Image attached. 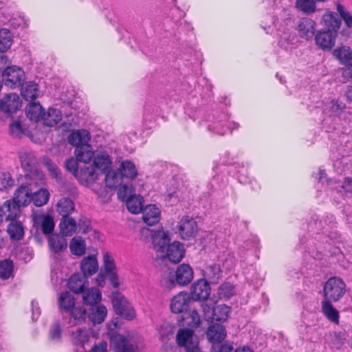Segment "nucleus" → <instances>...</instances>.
I'll return each mask as SVG.
<instances>
[{"instance_id":"nucleus-1","label":"nucleus","mask_w":352,"mask_h":352,"mask_svg":"<svg viewBox=\"0 0 352 352\" xmlns=\"http://www.w3.org/2000/svg\"><path fill=\"white\" fill-rule=\"evenodd\" d=\"M336 227V221L332 214L322 219L315 215L308 223L307 230L311 236L307 245L309 254L315 260L324 261L322 265L335 263L342 256L340 248L336 245L338 233L333 230Z\"/></svg>"},{"instance_id":"nucleus-2","label":"nucleus","mask_w":352,"mask_h":352,"mask_svg":"<svg viewBox=\"0 0 352 352\" xmlns=\"http://www.w3.org/2000/svg\"><path fill=\"white\" fill-rule=\"evenodd\" d=\"M276 10V15L267 16L262 21L261 27L267 34H272L276 30L278 45L289 52L296 47V36L289 28L291 14L286 8H283L280 12L279 8Z\"/></svg>"},{"instance_id":"nucleus-3","label":"nucleus","mask_w":352,"mask_h":352,"mask_svg":"<svg viewBox=\"0 0 352 352\" xmlns=\"http://www.w3.org/2000/svg\"><path fill=\"white\" fill-rule=\"evenodd\" d=\"M150 232L154 249L157 252L164 254L168 260L173 263H179L184 257L185 250L184 245L179 241H170V234L164 229L150 230L148 228H142V233Z\"/></svg>"},{"instance_id":"nucleus-4","label":"nucleus","mask_w":352,"mask_h":352,"mask_svg":"<svg viewBox=\"0 0 352 352\" xmlns=\"http://www.w3.org/2000/svg\"><path fill=\"white\" fill-rule=\"evenodd\" d=\"M202 124L209 131L219 135H224L239 128V123L229 120V116L226 113L217 111L208 115Z\"/></svg>"},{"instance_id":"nucleus-5","label":"nucleus","mask_w":352,"mask_h":352,"mask_svg":"<svg viewBox=\"0 0 352 352\" xmlns=\"http://www.w3.org/2000/svg\"><path fill=\"white\" fill-rule=\"evenodd\" d=\"M120 326L121 321L119 318H114L107 324V336L111 346L115 352H135L133 345L129 343L124 336L118 333Z\"/></svg>"},{"instance_id":"nucleus-6","label":"nucleus","mask_w":352,"mask_h":352,"mask_svg":"<svg viewBox=\"0 0 352 352\" xmlns=\"http://www.w3.org/2000/svg\"><path fill=\"white\" fill-rule=\"evenodd\" d=\"M312 177L318 179L320 182H323V179L327 182V186L332 190H336L337 194L344 199L352 196V179L349 177L344 178L342 180H336L329 179L325 170L320 167L317 171L313 173Z\"/></svg>"},{"instance_id":"nucleus-7","label":"nucleus","mask_w":352,"mask_h":352,"mask_svg":"<svg viewBox=\"0 0 352 352\" xmlns=\"http://www.w3.org/2000/svg\"><path fill=\"white\" fill-rule=\"evenodd\" d=\"M4 206L8 212L6 220L10 221L8 226L7 231L12 240L19 241L24 235L23 225L19 220L21 217V210L19 209L16 204H12L10 201H6Z\"/></svg>"},{"instance_id":"nucleus-8","label":"nucleus","mask_w":352,"mask_h":352,"mask_svg":"<svg viewBox=\"0 0 352 352\" xmlns=\"http://www.w3.org/2000/svg\"><path fill=\"white\" fill-rule=\"evenodd\" d=\"M345 292V283L341 278L336 276L329 278L323 287L324 300L337 302L344 296Z\"/></svg>"},{"instance_id":"nucleus-9","label":"nucleus","mask_w":352,"mask_h":352,"mask_svg":"<svg viewBox=\"0 0 352 352\" xmlns=\"http://www.w3.org/2000/svg\"><path fill=\"white\" fill-rule=\"evenodd\" d=\"M201 308L205 319L211 322H224L231 313V308L225 304L214 306L212 303L204 302L201 304Z\"/></svg>"},{"instance_id":"nucleus-10","label":"nucleus","mask_w":352,"mask_h":352,"mask_svg":"<svg viewBox=\"0 0 352 352\" xmlns=\"http://www.w3.org/2000/svg\"><path fill=\"white\" fill-rule=\"evenodd\" d=\"M113 153L114 149L110 145L100 146L96 151L92 162L93 166L98 171L105 173L112 165Z\"/></svg>"},{"instance_id":"nucleus-11","label":"nucleus","mask_w":352,"mask_h":352,"mask_svg":"<svg viewBox=\"0 0 352 352\" xmlns=\"http://www.w3.org/2000/svg\"><path fill=\"white\" fill-rule=\"evenodd\" d=\"M112 305L116 313L125 320H132L136 316L134 308L126 298L118 292L112 294Z\"/></svg>"},{"instance_id":"nucleus-12","label":"nucleus","mask_w":352,"mask_h":352,"mask_svg":"<svg viewBox=\"0 0 352 352\" xmlns=\"http://www.w3.org/2000/svg\"><path fill=\"white\" fill-rule=\"evenodd\" d=\"M323 113L325 117L324 120L330 118L333 122H338L347 118L346 104L336 99L326 101L323 107Z\"/></svg>"},{"instance_id":"nucleus-13","label":"nucleus","mask_w":352,"mask_h":352,"mask_svg":"<svg viewBox=\"0 0 352 352\" xmlns=\"http://www.w3.org/2000/svg\"><path fill=\"white\" fill-rule=\"evenodd\" d=\"M1 76L4 85L11 89L20 87L26 78L24 70L17 65L6 67L2 72Z\"/></svg>"},{"instance_id":"nucleus-14","label":"nucleus","mask_w":352,"mask_h":352,"mask_svg":"<svg viewBox=\"0 0 352 352\" xmlns=\"http://www.w3.org/2000/svg\"><path fill=\"white\" fill-rule=\"evenodd\" d=\"M176 341L179 346L185 348L186 351L201 352L199 347V339L195 332L188 328L178 331Z\"/></svg>"},{"instance_id":"nucleus-15","label":"nucleus","mask_w":352,"mask_h":352,"mask_svg":"<svg viewBox=\"0 0 352 352\" xmlns=\"http://www.w3.org/2000/svg\"><path fill=\"white\" fill-rule=\"evenodd\" d=\"M338 33L330 30H322L316 32L315 43L323 51H329L335 46Z\"/></svg>"},{"instance_id":"nucleus-16","label":"nucleus","mask_w":352,"mask_h":352,"mask_svg":"<svg viewBox=\"0 0 352 352\" xmlns=\"http://www.w3.org/2000/svg\"><path fill=\"white\" fill-rule=\"evenodd\" d=\"M21 105V100L16 93L6 94L0 99V111L7 115L16 113Z\"/></svg>"},{"instance_id":"nucleus-17","label":"nucleus","mask_w":352,"mask_h":352,"mask_svg":"<svg viewBox=\"0 0 352 352\" xmlns=\"http://www.w3.org/2000/svg\"><path fill=\"white\" fill-rule=\"evenodd\" d=\"M177 228L181 238L184 240H189L195 236L197 224L192 217L184 216L178 222Z\"/></svg>"},{"instance_id":"nucleus-18","label":"nucleus","mask_w":352,"mask_h":352,"mask_svg":"<svg viewBox=\"0 0 352 352\" xmlns=\"http://www.w3.org/2000/svg\"><path fill=\"white\" fill-rule=\"evenodd\" d=\"M210 294V284L202 278L195 281L190 287V298L195 301L206 300Z\"/></svg>"},{"instance_id":"nucleus-19","label":"nucleus","mask_w":352,"mask_h":352,"mask_svg":"<svg viewBox=\"0 0 352 352\" xmlns=\"http://www.w3.org/2000/svg\"><path fill=\"white\" fill-rule=\"evenodd\" d=\"M191 298L190 294L187 292H179L171 300L170 309L175 314L186 312L188 308Z\"/></svg>"},{"instance_id":"nucleus-20","label":"nucleus","mask_w":352,"mask_h":352,"mask_svg":"<svg viewBox=\"0 0 352 352\" xmlns=\"http://www.w3.org/2000/svg\"><path fill=\"white\" fill-rule=\"evenodd\" d=\"M194 276L192 268L190 265L182 263L178 265L175 272V282L181 286H185L189 284Z\"/></svg>"},{"instance_id":"nucleus-21","label":"nucleus","mask_w":352,"mask_h":352,"mask_svg":"<svg viewBox=\"0 0 352 352\" xmlns=\"http://www.w3.org/2000/svg\"><path fill=\"white\" fill-rule=\"evenodd\" d=\"M316 22L309 18H302L298 23L296 30L300 36L304 39L309 40L316 32Z\"/></svg>"},{"instance_id":"nucleus-22","label":"nucleus","mask_w":352,"mask_h":352,"mask_svg":"<svg viewBox=\"0 0 352 352\" xmlns=\"http://www.w3.org/2000/svg\"><path fill=\"white\" fill-rule=\"evenodd\" d=\"M32 193L28 186H21L14 193L12 199L8 200L12 204H16L20 209L21 206H26L32 202Z\"/></svg>"},{"instance_id":"nucleus-23","label":"nucleus","mask_w":352,"mask_h":352,"mask_svg":"<svg viewBox=\"0 0 352 352\" xmlns=\"http://www.w3.org/2000/svg\"><path fill=\"white\" fill-rule=\"evenodd\" d=\"M98 177V170L92 165H84L80 168L76 179L82 184L89 186Z\"/></svg>"},{"instance_id":"nucleus-24","label":"nucleus","mask_w":352,"mask_h":352,"mask_svg":"<svg viewBox=\"0 0 352 352\" xmlns=\"http://www.w3.org/2000/svg\"><path fill=\"white\" fill-rule=\"evenodd\" d=\"M118 169L122 179L133 181L138 176V169L135 164L130 160L121 161Z\"/></svg>"},{"instance_id":"nucleus-25","label":"nucleus","mask_w":352,"mask_h":352,"mask_svg":"<svg viewBox=\"0 0 352 352\" xmlns=\"http://www.w3.org/2000/svg\"><path fill=\"white\" fill-rule=\"evenodd\" d=\"M91 138L90 132L87 129H82L72 132L67 138V141L69 144L76 148L82 145H88Z\"/></svg>"},{"instance_id":"nucleus-26","label":"nucleus","mask_w":352,"mask_h":352,"mask_svg":"<svg viewBox=\"0 0 352 352\" xmlns=\"http://www.w3.org/2000/svg\"><path fill=\"white\" fill-rule=\"evenodd\" d=\"M21 95L26 101H32L41 96L38 85L34 81H28L21 85Z\"/></svg>"},{"instance_id":"nucleus-27","label":"nucleus","mask_w":352,"mask_h":352,"mask_svg":"<svg viewBox=\"0 0 352 352\" xmlns=\"http://www.w3.org/2000/svg\"><path fill=\"white\" fill-rule=\"evenodd\" d=\"M33 221L34 225L41 228V230L45 234H49L54 230V219L49 214L45 215L41 213H35L33 214Z\"/></svg>"},{"instance_id":"nucleus-28","label":"nucleus","mask_w":352,"mask_h":352,"mask_svg":"<svg viewBox=\"0 0 352 352\" xmlns=\"http://www.w3.org/2000/svg\"><path fill=\"white\" fill-rule=\"evenodd\" d=\"M92 335V331L86 328L77 327L71 331V339L74 345L79 346L84 349V345L88 342L89 338Z\"/></svg>"},{"instance_id":"nucleus-29","label":"nucleus","mask_w":352,"mask_h":352,"mask_svg":"<svg viewBox=\"0 0 352 352\" xmlns=\"http://www.w3.org/2000/svg\"><path fill=\"white\" fill-rule=\"evenodd\" d=\"M226 335L225 327L219 324L210 325L206 331L208 340L214 344L221 342L226 338Z\"/></svg>"},{"instance_id":"nucleus-30","label":"nucleus","mask_w":352,"mask_h":352,"mask_svg":"<svg viewBox=\"0 0 352 352\" xmlns=\"http://www.w3.org/2000/svg\"><path fill=\"white\" fill-rule=\"evenodd\" d=\"M142 219L148 226H153L159 222L160 219V210L154 204H150L144 208Z\"/></svg>"},{"instance_id":"nucleus-31","label":"nucleus","mask_w":352,"mask_h":352,"mask_svg":"<svg viewBox=\"0 0 352 352\" xmlns=\"http://www.w3.org/2000/svg\"><path fill=\"white\" fill-rule=\"evenodd\" d=\"M59 228L63 236H72L78 230L77 221L71 216L63 217L60 220Z\"/></svg>"},{"instance_id":"nucleus-32","label":"nucleus","mask_w":352,"mask_h":352,"mask_svg":"<svg viewBox=\"0 0 352 352\" xmlns=\"http://www.w3.org/2000/svg\"><path fill=\"white\" fill-rule=\"evenodd\" d=\"M222 275V272L219 264H211L207 265L203 270L204 280L208 283L216 284L218 283Z\"/></svg>"},{"instance_id":"nucleus-33","label":"nucleus","mask_w":352,"mask_h":352,"mask_svg":"<svg viewBox=\"0 0 352 352\" xmlns=\"http://www.w3.org/2000/svg\"><path fill=\"white\" fill-rule=\"evenodd\" d=\"M62 118L63 115L59 109L50 107L48 109L47 111H45L43 117V122L44 125L47 126H56L60 123Z\"/></svg>"},{"instance_id":"nucleus-34","label":"nucleus","mask_w":352,"mask_h":352,"mask_svg":"<svg viewBox=\"0 0 352 352\" xmlns=\"http://www.w3.org/2000/svg\"><path fill=\"white\" fill-rule=\"evenodd\" d=\"M27 117L32 121L38 122L43 121V117L45 113V109L38 102H31L25 108Z\"/></svg>"},{"instance_id":"nucleus-35","label":"nucleus","mask_w":352,"mask_h":352,"mask_svg":"<svg viewBox=\"0 0 352 352\" xmlns=\"http://www.w3.org/2000/svg\"><path fill=\"white\" fill-rule=\"evenodd\" d=\"M95 153L90 144L77 146L74 151L77 160L85 164H89L91 160H94Z\"/></svg>"},{"instance_id":"nucleus-36","label":"nucleus","mask_w":352,"mask_h":352,"mask_svg":"<svg viewBox=\"0 0 352 352\" xmlns=\"http://www.w3.org/2000/svg\"><path fill=\"white\" fill-rule=\"evenodd\" d=\"M68 287L76 294L82 293L88 285L87 277L79 274H73L68 280Z\"/></svg>"},{"instance_id":"nucleus-37","label":"nucleus","mask_w":352,"mask_h":352,"mask_svg":"<svg viewBox=\"0 0 352 352\" xmlns=\"http://www.w3.org/2000/svg\"><path fill=\"white\" fill-rule=\"evenodd\" d=\"M80 269L85 276L94 274L98 270L96 256L92 255L85 257L81 261Z\"/></svg>"},{"instance_id":"nucleus-38","label":"nucleus","mask_w":352,"mask_h":352,"mask_svg":"<svg viewBox=\"0 0 352 352\" xmlns=\"http://www.w3.org/2000/svg\"><path fill=\"white\" fill-rule=\"evenodd\" d=\"M13 8L4 3H0V25L8 24L12 27H16L15 19L13 16Z\"/></svg>"},{"instance_id":"nucleus-39","label":"nucleus","mask_w":352,"mask_h":352,"mask_svg":"<svg viewBox=\"0 0 352 352\" xmlns=\"http://www.w3.org/2000/svg\"><path fill=\"white\" fill-rule=\"evenodd\" d=\"M333 54L340 63L345 65L346 68L352 65V50L349 47L342 46L336 48L333 50Z\"/></svg>"},{"instance_id":"nucleus-40","label":"nucleus","mask_w":352,"mask_h":352,"mask_svg":"<svg viewBox=\"0 0 352 352\" xmlns=\"http://www.w3.org/2000/svg\"><path fill=\"white\" fill-rule=\"evenodd\" d=\"M322 23L327 30L335 31L338 33V30L341 24V21L336 13L333 12H328L323 15Z\"/></svg>"},{"instance_id":"nucleus-41","label":"nucleus","mask_w":352,"mask_h":352,"mask_svg":"<svg viewBox=\"0 0 352 352\" xmlns=\"http://www.w3.org/2000/svg\"><path fill=\"white\" fill-rule=\"evenodd\" d=\"M107 314V308L102 305L94 306L89 313V320L94 324L102 323Z\"/></svg>"},{"instance_id":"nucleus-42","label":"nucleus","mask_w":352,"mask_h":352,"mask_svg":"<svg viewBox=\"0 0 352 352\" xmlns=\"http://www.w3.org/2000/svg\"><path fill=\"white\" fill-rule=\"evenodd\" d=\"M61 234H52L48 239V243L50 249L55 253L62 252L67 247V239Z\"/></svg>"},{"instance_id":"nucleus-43","label":"nucleus","mask_w":352,"mask_h":352,"mask_svg":"<svg viewBox=\"0 0 352 352\" xmlns=\"http://www.w3.org/2000/svg\"><path fill=\"white\" fill-rule=\"evenodd\" d=\"M105 184L109 188H116L120 186L122 181V177L119 173L118 169H108L105 173Z\"/></svg>"},{"instance_id":"nucleus-44","label":"nucleus","mask_w":352,"mask_h":352,"mask_svg":"<svg viewBox=\"0 0 352 352\" xmlns=\"http://www.w3.org/2000/svg\"><path fill=\"white\" fill-rule=\"evenodd\" d=\"M332 301L323 300L322 302V311L328 320L338 324L339 322V311L332 305Z\"/></svg>"},{"instance_id":"nucleus-45","label":"nucleus","mask_w":352,"mask_h":352,"mask_svg":"<svg viewBox=\"0 0 352 352\" xmlns=\"http://www.w3.org/2000/svg\"><path fill=\"white\" fill-rule=\"evenodd\" d=\"M14 34L8 28L0 29V52L8 51L13 43Z\"/></svg>"},{"instance_id":"nucleus-46","label":"nucleus","mask_w":352,"mask_h":352,"mask_svg":"<svg viewBox=\"0 0 352 352\" xmlns=\"http://www.w3.org/2000/svg\"><path fill=\"white\" fill-rule=\"evenodd\" d=\"M19 157L21 162V167L25 172H30L36 164V160L32 153L20 151Z\"/></svg>"},{"instance_id":"nucleus-47","label":"nucleus","mask_w":352,"mask_h":352,"mask_svg":"<svg viewBox=\"0 0 352 352\" xmlns=\"http://www.w3.org/2000/svg\"><path fill=\"white\" fill-rule=\"evenodd\" d=\"M69 249L74 255L78 256L83 255L86 250V243L83 238L80 236L73 237L69 243Z\"/></svg>"},{"instance_id":"nucleus-48","label":"nucleus","mask_w":352,"mask_h":352,"mask_svg":"<svg viewBox=\"0 0 352 352\" xmlns=\"http://www.w3.org/2000/svg\"><path fill=\"white\" fill-rule=\"evenodd\" d=\"M56 210L62 217L69 216L70 213L74 210V204L69 198H62L56 204Z\"/></svg>"},{"instance_id":"nucleus-49","label":"nucleus","mask_w":352,"mask_h":352,"mask_svg":"<svg viewBox=\"0 0 352 352\" xmlns=\"http://www.w3.org/2000/svg\"><path fill=\"white\" fill-rule=\"evenodd\" d=\"M101 293L98 288L92 287L82 292V299L85 304L94 305L101 300Z\"/></svg>"},{"instance_id":"nucleus-50","label":"nucleus","mask_w":352,"mask_h":352,"mask_svg":"<svg viewBox=\"0 0 352 352\" xmlns=\"http://www.w3.org/2000/svg\"><path fill=\"white\" fill-rule=\"evenodd\" d=\"M129 212L138 214L143 209L144 198L141 195H135L124 201Z\"/></svg>"},{"instance_id":"nucleus-51","label":"nucleus","mask_w":352,"mask_h":352,"mask_svg":"<svg viewBox=\"0 0 352 352\" xmlns=\"http://www.w3.org/2000/svg\"><path fill=\"white\" fill-rule=\"evenodd\" d=\"M58 301L60 308L66 311H71L75 307L74 297L69 292H63Z\"/></svg>"},{"instance_id":"nucleus-52","label":"nucleus","mask_w":352,"mask_h":352,"mask_svg":"<svg viewBox=\"0 0 352 352\" xmlns=\"http://www.w3.org/2000/svg\"><path fill=\"white\" fill-rule=\"evenodd\" d=\"M316 3L314 0H296L295 6L299 12L309 14L315 12Z\"/></svg>"},{"instance_id":"nucleus-53","label":"nucleus","mask_w":352,"mask_h":352,"mask_svg":"<svg viewBox=\"0 0 352 352\" xmlns=\"http://www.w3.org/2000/svg\"><path fill=\"white\" fill-rule=\"evenodd\" d=\"M245 172L246 169L244 168L238 171L237 179L239 182L243 184H250L254 190L261 189V186L259 182L256 179L250 177Z\"/></svg>"},{"instance_id":"nucleus-54","label":"nucleus","mask_w":352,"mask_h":352,"mask_svg":"<svg viewBox=\"0 0 352 352\" xmlns=\"http://www.w3.org/2000/svg\"><path fill=\"white\" fill-rule=\"evenodd\" d=\"M70 311L71 318L69 323L71 324H80L86 318L87 311L83 307H74Z\"/></svg>"},{"instance_id":"nucleus-55","label":"nucleus","mask_w":352,"mask_h":352,"mask_svg":"<svg viewBox=\"0 0 352 352\" xmlns=\"http://www.w3.org/2000/svg\"><path fill=\"white\" fill-rule=\"evenodd\" d=\"M14 265L10 259H5L0 262V278L7 280L13 275Z\"/></svg>"},{"instance_id":"nucleus-56","label":"nucleus","mask_w":352,"mask_h":352,"mask_svg":"<svg viewBox=\"0 0 352 352\" xmlns=\"http://www.w3.org/2000/svg\"><path fill=\"white\" fill-rule=\"evenodd\" d=\"M50 198V193L46 189H41L32 194V201L38 207L47 204Z\"/></svg>"},{"instance_id":"nucleus-57","label":"nucleus","mask_w":352,"mask_h":352,"mask_svg":"<svg viewBox=\"0 0 352 352\" xmlns=\"http://www.w3.org/2000/svg\"><path fill=\"white\" fill-rule=\"evenodd\" d=\"M28 130L19 120H14L10 124V133L14 138H21L26 134Z\"/></svg>"},{"instance_id":"nucleus-58","label":"nucleus","mask_w":352,"mask_h":352,"mask_svg":"<svg viewBox=\"0 0 352 352\" xmlns=\"http://www.w3.org/2000/svg\"><path fill=\"white\" fill-rule=\"evenodd\" d=\"M135 195V190L131 184H124L119 188L118 191V197L122 201H125Z\"/></svg>"},{"instance_id":"nucleus-59","label":"nucleus","mask_w":352,"mask_h":352,"mask_svg":"<svg viewBox=\"0 0 352 352\" xmlns=\"http://www.w3.org/2000/svg\"><path fill=\"white\" fill-rule=\"evenodd\" d=\"M234 294V287L230 283H224L218 289V295L220 298H230Z\"/></svg>"},{"instance_id":"nucleus-60","label":"nucleus","mask_w":352,"mask_h":352,"mask_svg":"<svg viewBox=\"0 0 352 352\" xmlns=\"http://www.w3.org/2000/svg\"><path fill=\"white\" fill-rule=\"evenodd\" d=\"M337 11L348 28H352V14L340 3L336 6Z\"/></svg>"},{"instance_id":"nucleus-61","label":"nucleus","mask_w":352,"mask_h":352,"mask_svg":"<svg viewBox=\"0 0 352 352\" xmlns=\"http://www.w3.org/2000/svg\"><path fill=\"white\" fill-rule=\"evenodd\" d=\"M103 261L106 274L116 272V266L114 260L109 252H106L104 254Z\"/></svg>"},{"instance_id":"nucleus-62","label":"nucleus","mask_w":352,"mask_h":352,"mask_svg":"<svg viewBox=\"0 0 352 352\" xmlns=\"http://www.w3.org/2000/svg\"><path fill=\"white\" fill-rule=\"evenodd\" d=\"M61 326L58 322H54L50 329V338L54 341H60L61 340Z\"/></svg>"},{"instance_id":"nucleus-63","label":"nucleus","mask_w":352,"mask_h":352,"mask_svg":"<svg viewBox=\"0 0 352 352\" xmlns=\"http://www.w3.org/2000/svg\"><path fill=\"white\" fill-rule=\"evenodd\" d=\"M14 185V179L9 173H3L0 175V189L4 190Z\"/></svg>"},{"instance_id":"nucleus-64","label":"nucleus","mask_w":352,"mask_h":352,"mask_svg":"<svg viewBox=\"0 0 352 352\" xmlns=\"http://www.w3.org/2000/svg\"><path fill=\"white\" fill-rule=\"evenodd\" d=\"M78 161L77 159L70 157L65 162V167L67 170L71 172L76 177L78 173L80 168H78Z\"/></svg>"}]
</instances>
